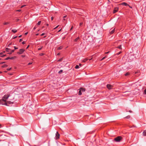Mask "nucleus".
<instances>
[{"label": "nucleus", "instance_id": "obj_1", "mask_svg": "<svg viewBox=\"0 0 146 146\" xmlns=\"http://www.w3.org/2000/svg\"><path fill=\"white\" fill-rule=\"evenodd\" d=\"M122 137L121 136H118L115 138L113 140L116 142H119L122 139Z\"/></svg>", "mask_w": 146, "mask_h": 146}, {"label": "nucleus", "instance_id": "obj_2", "mask_svg": "<svg viewBox=\"0 0 146 146\" xmlns=\"http://www.w3.org/2000/svg\"><path fill=\"white\" fill-rule=\"evenodd\" d=\"M7 106V103L5 102V100L4 99L0 100V105Z\"/></svg>", "mask_w": 146, "mask_h": 146}, {"label": "nucleus", "instance_id": "obj_3", "mask_svg": "<svg viewBox=\"0 0 146 146\" xmlns=\"http://www.w3.org/2000/svg\"><path fill=\"white\" fill-rule=\"evenodd\" d=\"M10 95L7 94L5 95L2 98V99H4L5 100H7L8 98L10 96ZM6 101H5V102Z\"/></svg>", "mask_w": 146, "mask_h": 146}, {"label": "nucleus", "instance_id": "obj_4", "mask_svg": "<svg viewBox=\"0 0 146 146\" xmlns=\"http://www.w3.org/2000/svg\"><path fill=\"white\" fill-rule=\"evenodd\" d=\"M25 50L23 49H21L19 50V51L17 52V53L19 54H22L24 51Z\"/></svg>", "mask_w": 146, "mask_h": 146}, {"label": "nucleus", "instance_id": "obj_5", "mask_svg": "<svg viewBox=\"0 0 146 146\" xmlns=\"http://www.w3.org/2000/svg\"><path fill=\"white\" fill-rule=\"evenodd\" d=\"M60 134L58 131H57L56 133V139H58L59 138Z\"/></svg>", "mask_w": 146, "mask_h": 146}, {"label": "nucleus", "instance_id": "obj_6", "mask_svg": "<svg viewBox=\"0 0 146 146\" xmlns=\"http://www.w3.org/2000/svg\"><path fill=\"white\" fill-rule=\"evenodd\" d=\"M107 87L109 89H111L112 88V86L110 84H108L107 85Z\"/></svg>", "mask_w": 146, "mask_h": 146}, {"label": "nucleus", "instance_id": "obj_7", "mask_svg": "<svg viewBox=\"0 0 146 146\" xmlns=\"http://www.w3.org/2000/svg\"><path fill=\"white\" fill-rule=\"evenodd\" d=\"M118 8L117 7H115V8L114 10H113V13H116L117 12V11L118 10Z\"/></svg>", "mask_w": 146, "mask_h": 146}, {"label": "nucleus", "instance_id": "obj_8", "mask_svg": "<svg viewBox=\"0 0 146 146\" xmlns=\"http://www.w3.org/2000/svg\"><path fill=\"white\" fill-rule=\"evenodd\" d=\"M121 5H123L125 6H129V5L127 3H125V2L122 3H121Z\"/></svg>", "mask_w": 146, "mask_h": 146}, {"label": "nucleus", "instance_id": "obj_9", "mask_svg": "<svg viewBox=\"0 0 146 146\" xmlns=\"http://www.w3.org/2000/svg\"><path fill=\"white\" fill-rule=\"evenodd\" d=\"M114 32V29H110V33L111 34H113Z\"/></svg>", "mask_w": 146, "mask_h": 146}, {"label": "nucleus", "instance_id": "obj_10", "mask_svg": "<svg viewBox=\"0 0 146 146\" xmlns=\"http://www.w3.org/2000/svg\"><path fill=\"white\" fill-rule=\"evenodd\" d=\"M6 103H7V106H8V105H7V104H12L13 103V102H11L10 101H7V102H6Z\"/></svg>", "mask_w": 146, "mask_h": 146}, {"label": "nucleus", "instance_id": "obj_11", "mask_svg": "<svg viewBox=\"0 0 146 146\" xmlns=\"http://www.w3.org/2000/svg\"><path fill=\"white\" fill-rule=\"evenodd\" d=\"M80 89V90H81L82 92H84L85 91V90H86V89L85 88H81Z\"/></svg>", "mask_w": 146, "mask_h": 146}, {"label": "nucleus", "instance_id": "obj_12", "mask_svg": "<svg viewBox=\"0 0 146 146\" xmlns=\"http://www.w3.org/2000/svg\"><path fill=\"white\" fill-rule=\"evenodd\" d=\"M143 134L144 136H146V130H144L143 132Z\"/></svg>", "mask_w": 146, "mask_h": 146}, {"label": "nucleus", "instance_id": "obj_13", "mask_svg": "<svg viewBox=\"0 0 146 146\" xmlns=\"http://www.w3.org/2000/svg\"><path fill=\"white\" fill-rule=\"evenodd\" d=\"M82 94V91L81 90L79 89V90L78 92V95H81Z\"/></svg>", "mask_w": 146, "mask_h": 146}, {"label": "nucleus", "instance_id": "obj_14", "mask_svg": "<svg viewBox=\"0 0 146 146\" xmlns=\"http://www.w3.org/2000/svg\"><path fill=\"white\" fill-rule=\"evenodd\" d=\"M12 31L14 33H15L17 32V30L15 29H13L12 30Z\"/></svg>", "mask_w": 146, "mask_h": 146}, {"label": "nucleus", "instance_id": "obj_15", "mask_svg": "<svg viewBox=\"0 0 146 146\" xmlns=\"http://www.w3.org/2000/svg\"><path fill=\"white\" fill-rule=\"evenodd\" d=\"M79 38H80L79 37H78L77 38H76L74 40V41L75 42H77Z\"/></svg>", "mask_w": 146, "mask_h": 146}, {"label": "nucleus", "instance_id": "obj_16", "mask_svg": "<svg viewBox=\"0 0 146 146\" xmlns=\"http://www.w3.org/2000/svg\"><path fill=\"white\" fill-rule=\"evenodd\" d=\"M63 47L62 46H60L58 48V50H60L62 49Z\"/></svg>", "mask_w": 146, "mask_h": 146}, {"label": "nucleus", "instance_id": "obj_17", "mask_svg": "<svg viewBox=\"0 0 146 146\" xmlns=\"http://www.w3.org/2000/svg\"><path fill=\"white\" fill-rule=\"evenodd\" d=\"M75 68L76 69H78L79 68V65H76L75 66Z\"/></svg>", "mask_w": 146, "mask_h": 146}, {"label": "nucleus", "instance_id": "obj_18", "mask_svg": "<svg viewBox=\"0 0 146 146\" xmlns=\"http://www.w3.org/2000/svg\"><path fill=\"white\" fill-rule=\"evenodd\" d=\"M7 65L6 64H3L2 66V67L3 68L7 67Z\"/></svg>", "mask_w": 146, "mask_h": 146}, {"label": "nucleus", "instance_id": "obj_19", "mask_svg": "<svg viewBox=\"0 0 146 146\" xmlns=\"http://www.w3.org/2000/svg\"><path fill=\"white\" fill-rule=\"evenodd\" d=\"M9 22H5V23H3V24L4 25H8V24H9Z\"/></svg>", "mask_w": 146, "mask_h": 146}, {"label": "nucleus", "instance_id": "obj_20", "mask_svg": "<svg viewBox=\"0 0 146 146\" xmlns=\"http://www.w3.org/2000/svg\"><path fill=\"white\" fill-rule=\"evenodd\" d=\"M63 71V70H60L58 72V73L60 74Z\"/></svg>", "mask_w": 146, "mask_h": 146}, {"label": "nucleus", "instance_id": "obj_21", "mask_svg": "<svg viewBox=\"0 0 146 146\" xmlns=\"http://www.w3.org/2000/svg\"><path fill=\"white\" fill-rule=\"evenodd\" d=\"M130 115H128V116H127L125 118H127V119H129L130 118Z\"/></svg>", "mask_w": 146, "mask_h": 146}, {"label": "nucleus", "instance_id": "obj_22", "mask_svg": "<svg viewBox=\"0 0 146 146\" xmlns=\"http://www.w3.org/2000/svg\"><path fill=\"white\" fill-rule=\"evenodd\" d=\"M10 49H9L7 48H6V51H7V52H9V50Z\"/></svg>", "mask_w": 146, "mask_h": 146}, {"label": "nucleus", "instance_id": "obj_23", "mask_svg": "<svg viewBox=\"0 0 146 146\" xmlns=\"http://www.w3.org/2000/svg\"><path fill=\"white\" fill-rule=\"evenodd\" d=\"M121 45H120L118 46L117 48L120 49H121Z\"/></svg>", "mask_w": 146, "mask_h": 146}, {"label": "nucleus", "instance_id": "obj_24", "mask_svg": "<svg viewBox=\"0 0 146 146\" xmlns=\"http://www.w3.org/2000/svg\"><path fill=\"white\" fill-rule=\"evenodd\" d=\"M40 23H41V21H39L38 22L37 24L38 25H40Z\"/></svg>", "mask_w": 146, "mask_h": 146}, {"label": "nucleus", "instance_id": "obj_25", "mask_svg": "<svg viewBox=\"0 0 146 146\" xmlns=\"http://www.w3.org/2000/svg\"><path fill=\"white\" fill-rule=\"evenodd\" d=\"M129 73L128 72H127L125 74V76H127L129 75Z\"/></svg>", "mask_w": 146, "mask_h": 146}, {"label": "nucleus", "instance_id": "obj_26", "mask_svg": "<svg viewBox=\"0 0 146 146\" xmlns=\"http://www.w3.org/2000/svg\"><path fill=\"white\" fill-rule=\"evenodd\" d=\"M44 54L43 53H41L40 54V56H43L44 55Z\"/></svg>", "mask_w": 146, "mask_h": 146}, {"label": "nucleus", "instance_id": "obj_27", "mask_svg": "<svg viewBox=\"0 0 146 146\" xmlns=\"http://www.w3.org/2000/svg\"><path fill=\"white\" fill-rule=\"evenodd\" d=\"M15 57H13L10 58V59H11V60L13 59Z\"/></svg>", "mask_w": 146, "mask_h": 146}, {"label": "nucleus", "instance_id": "obj_28", "mask_svg": "<svg viewBox=\"0 0 146 146\" xmlns=\"http://www.w3.org/2000/svg\"><path fill=\"white\" fill-rule=\"evenodd\" d=\"M11 69V68H8L7 70H10Z\"/></svg>", "mask_w": 146, "mask_h": 146}, {"label": "nucleus", "instance_id": "obj_29", "mask_svg": "<svg viewBox=\"0 0 146 146\" xmlns=\"http://www.w3.org/2000/svg\"><path fill=\"white\" fill-rule=\"evenodd\" d=\"M11 52H10V53H12L14 51V50H11Z\"/></svg>", "mask_w": 146, "mask_h": 146}, {"label": "nucleus", "instance_id": "obj_30", "mask_svg": "<svg viewBox=\"0 0 146 146\" xmlns=\"http://www.w3.org/2000/svg\"><path fill=\"white\" fill-rule=\"evenodd\" d=\"M106 56H105L104 57H103L102 59L101 60H103L105 58H106Z\"/></svg>", "mask_w": 146, "mask_h": 146}, {"label": "nucleus", "instance_id": "obj_31", "mask_svg": "<svg viewBox=\"0 0 146 146\" xmlns=\"http://www.w3.org/2000/svg\"><path fill=\"white\" fill-rule=\"evenodd\" d=\"M121 53V52H119L117 53V55H119V54Z\"/></svg>", "mask_w": 146, "mask_h": 146}, {"label": "nucleus", "instance_id": "obj_32", "mask_svg": "<svg viewBox=\"0 0 146 146\" xmlns=\"http://www.w3.org/2000/svg\"><path fill=\"white\" fill-rule=\"evenodd\" d=\"M144 93L145 94H146V89L144 91Z\"/></svg>", "mask_w": 146, "mask_h": 146}, {"label": "nucleus", "instance_id": "obj_33", "mask_svg": "<svg viewBox=\"0 0 146 146\" xmlns=\"http://www.w3.org/2000/svg\"><path fill=\"white\" fill-rule=\"evenodd\" d=\"M9 59H10V57H8L7 58H6L5 59L7 60H8Z\"/></svg>", "mask_w": 146, "mask_h": 146}, {"label": "nucleus", "instance_id": "obj_34", "mask_svg": "<svg viewBox=\"0 0 146 146\" xmlns=\"http://www.w3.org/2000/svg\"><path fill=\"white\" fill-rule=\"evenodd\" d=\"M42 47H41L38 48V50H41L42 49Z\"/></svg>", "mask_w": 146, "mask_h": 146}, {"label": "nucleus", "instance_id": "obj_35", "mask_svg": "<svg viewBox=\"0 0 146 146\" xmlns=\"http://www.w3.org/2000/svg\"><path fill=\"white\" fill-rule=\"evenodd\" d=\"M14 48L15 49H18V48L16 47L15 46H14Z\"/></svg>", "mask_w": 146, "mask_h": 146}, {"label": "nucleus", "instance_id": "obj_36", "mask_svg": "<svg viewBox=\"0 0 146 146\" xmlns=\"http://www.w3.org/2000/svg\"><path fill=\"white\" fill-rule=\"evenodd\" d=\"M44 35H45V34L44 33H42V34L41 35V36H43Z\"/></svg>", "mask_w": 146, "mask_h": 146}, {"label": "nucleus", "instance_id": "obj_37", "mask_svg": "<svg viewBox=\"0 0 146 146\" xmlns=\"http://www.w3.org/2000/svg\"><path fill=\"white\" fill-rule=\"evenodd\" d=\"M36 29V27H35L33 29V30H34Z\"/></svg>", "mask_w": 146, "mask_h": 146}, {"label": "nucleus", "instance_id": "obj_38", "mask_svg": "<svg viewBox=\"0 0 146 146\" xmlns=\"http://www.w3.org/2000/svg\"><path fill=\"white\" fill-rule=\"evenodd\" d=\"M22 43L23 44H24L25 43V42L24 41H23V42H22Z\"/></svg>", "mask_w": 146, "mask_h": 146}, {"label": "nucleus", "instance_id": "obj_39", "mask_svg": "<svg viewBox=\"0 0 146 146\" xmlns=\"http://www.w3.org/2000/svg\"><path fill=\"white\" fill-rule=\"evenodd\" d=\"M22 39H19V42H20L22 41Z\"/></svg>", "mask_w": 146, "mask_h": 146}, {"label": "nucleus", "instance_id": "obj_40", "mask_svg": "<svg viewBox=\"0 0 146 146\" xmlns=\"http://www.w3.org/2000/svg\"><path fill=\"white\" fill-rule=\"evenodd\" d=\"M32 63L30 62L28 64V65H29L31 64H32Z\"/></svg>", "mask_w": 146, "mask_h": 146}, {"label": "nucleus", "instance_id": "obj_41", "mask_svg": "<svg viewBox=\"0 0 146 146\" xmlns=\"http://www.w3.org/2000/svg\"><path fill=\"white\" fill-rule=\"evenodd\" d=\"M17 37V36H14V37L13 38V39H15V38H16Z\"/></svg>", "mask_w": 146, "mask_h": 146}, {"label": "nucleus", "instance_id": "obj_42", "mask_svg": "<svg viewBox=\"0 0 146 146\" xmlns=\"http://www.w3.org/2000/svg\"><path fill=\"white\" fill-rule=\"evenodd\" d=\"M83 24V23H80V25L81 26Z\"/></svg>", "mask_w": 146, "mask_h": 146}, {"label": "nucleus", "instance_id": "obj_43", "mask_svg": "<svg viewBox=\"0 0 146 146\" xmlns=\"http://www.w3.org/2000/svg\"><path fill=\"white\" fill-rule=\"evenodd\" d=\"M28 34V32H26V33H25V35H27Z\"/></svg>", "mask_w": 146, "mask_h": 146}, {"label": "nucleus", "instance_id": "obj_44", "mask_svg": "<svg viewBox=\"0 0 146 146\" xmlns=\"http://www.w3.org/2000/svg\"><path fill=\"white\" fill-rule=\"evenodd\" d=\"M73 27L72 26L71 28L70 29V30H72V29H73Z\"/></svg>", "mask_w": 146, "mask_h": 146}, {"label": "nucleus", "instance_id": "obj_45", "mask_svg": "<svg viewBox=\"0 0 146 146\" xmlns=\"http://www.w3.org/2000/svg\"><path fill=\"white\" fill-rule=\"evenodd\" d=\"M58 25L57 26V27H55L54 29H56V28H58Z\"/></svg>", "mask_w": 146, "mask_h": 146}, {"label": "nucleus", "instance_id": "obj_46", "mask_svg": "<svg viewBox=\"0 0 146 146\" xmlns=\"http://www.w3.org/2000/svg\"><path fill=\"white\" fill-rule=\"evenodd\" d=\"M21 56L22 57H25V55H22Z\"/></svg>", "mask_w": 146, "mask_h": 146}, {"label": "nucleus", "instance_id": "obj_47", "mask_svg": "<svg viewBox=\"0 0 146 146\" xmlns=\"http://www.w3.org/2000/svg\"><path fill=\"white\" fill-rule=\"evenodd\" d=\"M25 6V5H22L21 6V8H22L23 7H24Z\"/></svg>", "mask_w": 146, "mask_h": 146}, {"label": "nucleus", "instance_id": "obj_48", "mask_svg": "<svg viewBox=\"0 0 146 146\" xmlns=\"http://www.w3.org/2000/svg\"><path fill=\"white\" fill-rule=\"evenodd\" d=\"M86 60H84L83 62H85Z\"/></svg>", "mask_w": 146, "mask_h": 146}, {"label": "nucleus", "instance_id": "obj_49", "mask_svg": "<svg viewBox=\"0 0 146 146\" xmlns=\"http://www.w3.org/2000/svg\"><path fill=\"white\" fill-rule=\"evenodd\" d=\"M22 36V35H20L19 36V38H21Z\"/></svg>", "mask_w": 146, "mask_h": 146}, {"label": "nucleus", "instance_id": "obj_50", "mask_svg": "<svg viewBox=\"0 0 146 146\" xmlns=\"http://www.w3.org/2000/svg\"><path fill=\"white\" fill-rule=\"evenodd\" d=\"M81 65H82V64H80H80H79V66H81Z\"/></svg>", "mask_w": 146, "mask_h": 146}, {"label": "nucleus", "instance_id": "obj_51", "mask_svg": "<svg viewBox=\"0 0 146 146\" xmlns=\"http://www.w3.org/2000/svg\"><path fill=\"white\" fill-rule=\"evenodd\" d=\"M61 29H60V30H59L58 31V32H60L61 31Z\"/></svg>", "mask_w": 146, "mask_h": 146}, {"label": "nucleus", "instance_id": "obj_52", "mask_svg": "<svg viewBox=\"0 0 146 146\" xmlns=\"http://www.w3.org/2000/svg\"><path fill=\"white\" fill-rule=\"evenodd\" d=\"M38 35H39V34H38V33H37V34H36V36H38Z\"/></svg>", "mask_w": 146, "mask_h": 146}, {"label": "nucleus", "instance_id": "obj_53", "mask_svg": "<svg viewBox=\"0 0 146 146\" xmlns=\"http://www.w3.org/2000/svg\"><path fill=\"white\" fill-rule=\"evenodd\" d=\"M19 19H17V21H19Z\"/></svg>", "mask_w": 146, "mask_h": 146}, {"label": "nucleus", "instance_id": "obj_54", "mask_svg": "<svg viewBox=\"0 0 146 146\" xmlns=\"http://www.w3.org/2000/svg\"><path fill=\"white\" fill-rule=\"evenodd\" d=\"M2 54V53H0V55H1Z\"/></svg>", "mask_w": 146, "mask_h": 146}, {"label": "nucleus", "instance_id": "obj_55", "mask_svg": "<svg viewBox=\"0 0 146 146\" xmlns=\"http://www.w3.org/2000/svg\"><path fill=\"white\" fill-rule=\"evenodd\" d=\"M129 112H130V113H131V112H132V111H131V110H130V111H129Z\"/></svg>", "mask_w": 146, "mask_h": 146}, {"label": "nucleus", "instance_id": "obj_56", "mask_svg": "<svg viewBox=\"0 0 146 146\" xmlns=\"http://www.w3.org/2000/svg\"><path fill=\"white\" fill-rule=\"evenodd\" d=\"M18 11L19 12V11H21V10H18Z\"/></svg>", "mask_w": 146, "mask_h": 146}, {"label": "nucleus", "instance_id": "obj_57", "mask_svg": "<svg viewBox=\"0 0 146 146\" xmlns=\"http://www.w3.org/2000/svg\"><path fill=\"white\" fill-rule=\"evenodd\" d=\"M51 18V19H52V20H53V17H52Z\"/></svg>", "mask_w": 146, "mask_h": 146}, {"label": "nucleus", "instance_id": "obj_58", "mask_svg": "<svg viewBox=\"0 0 146 146\" xmlns=\"http://www.w3.org/2000/svg\"><path fill=\"white\" fill-rule=\"evenodd\" d=\"M29 45H28V46H27V48L29 47Z\"/></svg>", "mask_w": 146, "mask_h": 146}, {"label": "nucleus", "instance_id": "obj_59", "mask_svg": "<svg viewBox=\"0 0 146 146\" xmlns=\"http://www.w3.org/2000/svg\"><path fill=\"white\" fill-rule=\"evenodd\" d=\"M109 52H106V53H109Z\"/></svg>", "mask_w": 146, "mask_h": 146}, {"label": "nucleus", "instance_id": "obj_60", "mask_svg": "<svg viewBox=\"0 0 146 146\" xmlns=\"http://www.w3.org/2000/svg\"><path fill=\"white\" fill-rule=\"evenodd\" d=\"M66 16H64L63 17V18H65L66 17Z\"/></svg>", "mask_w": 146, "mask_h": 146}, {"label": "nucleus", "instance_id": "obj_61", "mask_svg": "<svg viewBox=\"0 0 146 146\" xmlns=\"http://www.w3.org/2000/svg\"><path fill=\"white\" fill-rule=\"evenodd\" d=\"M59 54H59V53H58V54H57V55H59Z\"/></svg>", "mask_w": 146, "mask_h": 146}, {"label": "nucleus", "instance_id": "obj_62", "mask_svg": "<svg viewBox=\"0 0 146 146\" xmlns=\"http://www.w3.org/2000/svg\"><path fill=\"white\" fill-rule=\"evenodd\" d=\"M1 124H0V128H1Z\"/></svg>", "mask_w": 146, "mask_h": 146}, {"label": "nucleus", "instance_id": "obj_63", "mask_svg": "<svg viewBox=\"0 0 146 146\" xmlns=\"http://www.w3.org/2000/svg\"><path fill=\"white\" fill-rule=\"evenodd\" d=\"M47 26H48V24H47Z\"/></svg>", "mask_w": 146, "mask_h": 146}, {"label": "nucleus", "instance_id": "obj_64", "mask_svg": "<svg viewBox=\"0 0 146 146\" xmlns=\"http://www.w3.org/2000/svg\"><path fill=\"white\" fill-rule=\"evenodd\" d=\"M3 63H4V62H2V63H1V64H3Z\"/></svg>", "mask_w": 146, "mask_h": 146}]
</instances>
